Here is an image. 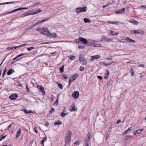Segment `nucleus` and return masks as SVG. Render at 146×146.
Listing matches in <instances>:
<instances>
[{
  "label": "nucleus",
  "instance_id": "1",
  "mask_svg": "<svg viewBox=\"0 0 146 146\" xmlns=\"http://www.w3.org/2000/svg\"><path fill=\"white\" fill-rule=\"evenodd\" d=\"M87 10L86 7H78L76 9L75 11L77 13L84 12H86Z\"/></svg>",
  "mask_w": 146,
  "mask_h": 146
},
{
  "label": "nucleus",
  "instance_id": "2",
  "mask_svg": "<svg viewBox=\"0 0 146 146\" xmlns=\"http://www.w3.org/2000/svg\"><path fill=\"white\" fill-rule=\"evenodd\" d=\"M40 32L42 34L44 35H48L50 34V31L47 28H43L40 30Z\"/></svg>",
  "mask_w": 146,
  "mask_h": 146
},
{
  "label": "nucleus",
  "instance_id": "3",
  "mask_svg": "<svg viewBox=\"0 0 146 146\" xmlns=\"http://www.w3.org/2000/svg\"><path fill=\"white\" fill-rule=\"evenodd\" d=\"M80 40L81 42V43H83L86 45H89L90 42L87 41V39L81 37H80Z\"/></svg>",
  "mask_w": 146,
  "mask_h": 146
},
{
  "label": "nucleus",
  "instance_id": "4",
  "mask_svg": "<svg viewBox=\"0 0 146 146\" xmlns=\"http://www.w3.org/2000/svg\"><path fill=\"white\" fill-rule=\"evenodd\" d=\"M144 33V31H143L141 30L132 31L131 32V33L132 34L139 33L140 34H143Z\"/></svg>",
  "mask_w": 146,
  "mask_h": 146
},
{
  "label": "nucleus",
  "instance_id": "5",
  "mask_svg": "<svg viewBox=\"0 0 146 146\" xmlns=\"http://www.w3.org/2000/svg\"><path fill=\"white\" fill-rule=\"evenodd\" d=\"M125 8L120 9L115 11V13L116 14H120L123 13L125 11Z\"/></svg>",
  "mask_w": 146,
  "mask_h": 146
},
{
  "label": "nucleus",
  "instance_id": "6",
  "mask_svg": "<svg viewBox=\"0 0 146 146\" xmlns=\"http://www.w3.org/2000/svg\"><path fill=\"white\" fill-rule=\"evenodd\" d=\"M27 8H19L17 9H15L14 10H13L7 13V14H10V13H12L13 12H16L17 11H20V10H21L23 9H27Z\"/></svg>",
  "mask_w": 146,
  "mask_h": 146
},
{
  "label": "nucleus",
  "instance_id": "7",
  "mask_svg": "<svg viewBox=\"0 0 146 146\" xmlns=\"http://www.w3.org/2000/svg\"><path fill=\"white\" fill-rule=\"evenodd\" d=\"M122 40L127 41L128 42H131L133 43H135L136 42V41L135 40H133L129 37H126V38H122Z\"/></svg>",
  "mask_w": 146,
  "mask_h": 146
},
{
  "label": "nucleus",
  "instance_id": "8",
  "mask_svg": "<svg viewBox=\"0 0 146 146\" xmlns=\"http://www.w3.org/2000/svg\"><path fill=\"white\" fill-rule=\"evenodd\" d=\"M18 97V96L17 94H12L9 96V98L13 100L16 99Z\"/></svg>",
  "mask_w": 146,
  "mask_h": 146
},
{
  "label": "nucleus",
  "instance_id": "9",
  "mask_svg": "<svg viewBox=\"0 0 146 146\" xmlns=\"http://www.w3.org/2000/svg\"><path fill=\"white\" fill-rule=\"evenodd\" d=\"M79 95V93L78 92L76 91L74 92L73 94L72 95V96H73L74 99H76L78 98Z\"/></svg>",
  "mask_w": 146,
  "mask_h": 146
},
{
  "label": "nucleus",
  "instance_id": "10",
  "mask_svg": "<svg viewBox=\"0 0 146 146\" xmlns=\"http://www.w3.org/2000/svg\"><path fill=\"white\" fill-rule=\"evenodd\" d=\"M71 111H76L77 108L74 106V104L71 105L70 109Z\"/></svg>",
  "mask_w": 146,
  "mask_h": 146
},
{
  "label": "nucleus",
  "instance_id": "11",
  "mask_svg": "<svg viewBox=\"0 0 146 146\" xmlns=\"http://www.w3.org/2000/svg\"><path fill=\"white\" fill-rule=\"evenodd\" d=\"M100 56L99 55H97L96 56H91V58L90 59L91 61H92L95 59H98L100 58Z\"/></svg>",
  "mask_w": 146,
  "mask_h": 146
},
{
  "label": "nucleus",
  "instance_id": "12",
  "mask_svg": "<svg viewBox=\"0 0 146 146\" xmlns=\"http://www.w3.org/2000/svg\"><path fill=\"white\" fill-rule=\"evenodd\" d=\"M129 22L133 24L134 25H137L138 24V22L135 20L131 19L129 21Z\"/></svg>",
  "mask_w": 146,
  "mask_h": 146
},
{
  "label": "nucleus",
  "instance_id": "13",
  "mask_svg": "<svg viewBox=\"0 0 146 146\" xmlns=\"http://www.w3.org/2000/svg\"><path fill=\"white\" fill-rule=\"evenodd\" d=\"M21 133V130L20 129H19L17 131L16 134V138H17Z\"/></svg>",
  "mask_w": 146,
  "mask_h": 146
},
{
  "label": "nucleus",
  "instance_id": "14",
  "mask_svg": "<svg viewBox=\"0 0 146 146\" xmlns=\"http://www.w3.org/2000/svg\"><path fill=\"white\" fill-rule=\"evenodd\" d=\"M72 135V132L70 131H68L67 133L66 134V137H71V135Z\"/></svg>",
  "mask_w": 146,
  "mask_h": 146
},
{
  "label": "nucleus",
  "instance_id": "15",
  "mask_svg": "<svg viewBox=\"0 0 146 146\" xmlns=\"http://www.w3.org/2000/svg\"><path fill=\"white\" fill-rule=\"evenodd\" d=\"M22 111H24L25 113L26 114H29V113H33V111L32 110H29V111L28 112L27 110L26 109H25L23 110V109L22 110Z\"/></svg>",
  "mask_w": 146,
  "mask_h": 146
},
{
  "label": "nucleus",
  "instance_id": "16",
  "mask_svg": "<svg viewBox=\"0 0 146 146\" xmlns=\"http://www.w3.org/2000/svg\"><path fill=\"white\" fill-rule=\"evenodd\" d=\"M71 137H66V138L65 140V142L66 144L68 143L69 141H71Z\"/></svg>",
  "mask_w": 146,
  "mask_h": 146
},
{
  "label": "nucleus",
  "instance_id": "17",
  "mask_svg": "<svg viewBox=\"0 0 146 146\" xmlns=\"http://www.w3.org/2000/svg\"><path fill=\"white\" fill-rule=\"evenodd\" d=\"M14 72V71L13 70L11 69L7 72V74L8 75H10L13 74Z\"/></svg>",
  "mask_w": 146,
  "mask_h": 146
},
{
  "label": "nucleus",
  "instance_id": "18",
  "mask_svg": "<svg viewBox=\"0 0 146 146\" xmlns=\"http://www.w3.org/2000/svg\"><path fill=\"white\" fill-rule=\"evenodd\" d=\"M109 75V71L108 70H107V72L105 73V76L104 77V78L106 79L108 78V77Z\"/></svg>",
  "mask_w": 146,
  "mask_h": 146
},
{
  "label": "nucleus",
  "instance_id": "19",
  "mask_svg": "<svg viewBox=\"0 0 146 146\" xmlns=\"http://www.w3.org/2000/svg\"><path fill=\"white\" fill-rule=\"evenodd\" d=\"M62 123L61 122L60 120H57L54 122V125H57L61 124Z\"/></svg>",
  "mask_w": 146,
  "mask_h": 146
},
{
  "label": "nucleus",
  "instance_id": "20",
  "mask_svg": "<svg viewBox=\"0 0 146 146\" xmlns=\"http://www.w3.org/2000/svg\"><path fill=\"white\" fill-rule=\"evenodd\" d=\"M48 35H49L50 36H52L53 37L55 38H56L57 36V34L55 33H50V34Z\"/></svg>",
  "mask_w": 146,
  "mask_h": 146
},
{
  "label": "nucleus",
  "instance_id": "21",
  "mask_svg": "<svg viewBox=\"0 0 146 146\" xmlns=\"http://www.w3.org/2000/svg\"><path fill=\"white\" fill-rule=\"evenodd\" d=\"M108 38L105 37L104 36H103L101 38V40L102 41H104L105 42H108Z\"/></svg>",
  "mask_w": 146,
  "mask_h": 146
},
{
  "label": "nucleus",
  "instance_id": "22",
  "mask_svg": "<svg viewBox=\"0 0 146 146\" xmlns=\"http://www.w3.org/2000/svg\"><path fill=\"white\" fill-rule=\"evenodd\" d=\"M84 21L85 23H89L91 22L90 20L87 18H85L84 19Z\"/></svg>",
  "mask_w": 146,
  "mask_h": 146
},
{
  "label": "nucleus",
  "instance_id": "23",
  "mask_svg": "<svg viewBox=\"0 0 146 146\" xmlns=\"http://www.w3.org/2000/svg\"><path fill=\"white\" fill-rule=\"evenodd\" d=\"M132 127H131L130 128H129L127 130H126L125 132H124L123 133V134L124 135H125L130 130H131V128H132Z\"/></svg>",
  "mask_w": 146,
  "mask_h": 146
},
{
  "label": "nucleus",
  "instance_id": "24",
  "mask_svg": "<svg viewBox=\"0 0 146 146\" xmlns=\"http://www.w3.org/2000/svg\"><path fill=\"white\" fill-rule=\"evenodd\" d=\"M39 90L40 91L42 92V93L44 94H45V92L44 91V88L43 87H41V88H40Z\"/></svg>",
  "mask_w": 146,
  "mask_h": 146
},
{
  "label": "nucleus",
  "instance_id": "25",
  "mask_svg": "<svg viewBox=\"0 0 146 146\" xmlns=\"http://www.w3.org/2000/svg\"><path fill=\"white\" fill-rule=\"evenodd\" d=\"M76 79L74 78V76H72L70 78V80L72 82H73L74 80H75Z\"/></svg>",
  "mask_w": 146,
  "mask_h": 146
},
{
  "label": "nucleus",
  "instance_id": "26",
  "mask_svg": "<svg viewBox=\"0 0 146 146\" xmlns=\"http://www.w3.org/2000/svg\"><path fill=\"white\" fill-rule=\"evenodd\" d=\"M16 2H8L7 3H2L1 4H0V5H2L3 4H7L10 3H16Z\"/></svg>",
  "mask_w": 146,
  "mask_h": 146
},
{
  "label": "nucleus",
  "instance_id": "27",
  "mask_svg": "<svg viewBox=\"0 0 146 146\" xmlns=\"http://www.w3.org/2000/svg\"><path fill=\"white\" fill-rule=\"evenodd\" d=\"M7 68H5L3 70V73L2 77H4V75H5L6 73L7 72Z\"/></svg>",
  "mask_w": 146,
  "mask_h": 146
},
{
  "label": "nucleus",
  "instance_id": "28",
  "mask_svg": "<svg viewBox=\"0 0 146 146\" xmlns=\"http://www.w3.org/2000/svg\"><path fill=\"white\" fill-rule=\"evenodd\" d=\"M68 113H64L63 112H62L60 113L61 115L63 117H64L66 115L68 114Z\"/></svg>",
  "mask_w": 146,
  "mask_h": 146
},
{
  "label": "nucleus",
  "instance_id": "29",
  "mask_svg": "<svg viewBox=\"0 0 146 146\" xmlns=\"http://www.w3.org/2000/svg\"><path fill=\"white\" fill-rule=\"evenodd\" d=\"M141 132V130L138 129L134 133V135H136L137 134H139Z\"/></svg>",
  "mask_w": 146,
  "mask_h": 146
},
{
  "label": "nucleus",
  "instance_id": "30",
  "mask_svg": "<svg viewBox=\"0 0 146 146\" xmlns=\"http://www.w3.org/2000/svg\"><path fill=\"white\" fill-rule=\"evenodd\" d=\"M64 66H62L60 68V73H62L64 72Z\"/></svg>",
  "mask_w": 146,
  "mask_h": 146
},
{
  "label": "nucleus",
  "instance_id": "31",
  "mask_svg": "<svg viewBox=\"0 0 146 146\" xmlns=\"http://www.w3.org/2000/svg\"><path fill=\"white\" fill-rule=\"evenodd\" d=\"M38 10H39V11H37L36 12H34L32 13V14L35 15V14H37L39 12H41V11H42L40 9H39Z\"/></svg>",
  "mask_w": 146,
  "mask_h": 146
},
{
  "label": "nucleus",
  "instance_id": "32",
  "mask_svg": "<svg viewBox=\"0 0 146 146\" xmlns=\"http://www.w3.org/2000/svg\"><path fill=\"white\" fill-rule=\"evenodd\" d=\"M80 61L81 62H84L85 61H86V60L83 57H80L79 58Z\"/></svg>",
  "mask_w": 146,
  "mask_h": 146
},
{
  "label": "nucleus",
  "instance_id": "33",
  "mask_svg": "<svg viewBox=\"0 0 146 146\" xmlns=\"http://www.w3.org/2000/svg\"><path fill=\"white\" fill-rule=\"evenodd\" d=\"M48 19H43L42 20L40 21V23H42L48 20Z\"/></svg>",
  "mask_w": 146,
  "mask_h": 146
},
{
  "label": "nucleus",
  "instance_id": "34",
  "mask_svg": "<svg viewBox=\"0 0 146 146\" xmlns=\"http://www.w3.org/2000/svg\"><path fill=\"white\" fill-rule=\"evenodd\" d=\"M75 41L77 43H81V41L80 40V37L78 38V39H76L75 40Z\"/></svg>",
  "mask_w": 146,
  "mask_h": 146
},
{
  "label": "nucleus",
  "instance_id": "35",
  "mask_svg": "<svg viewBox=\"0 0 146 146\" xmlns=\"http://www.w3.org/2000/svg\"><path fill=\"white\" fill-rule=\"evenodd\" d=\"M94 45V46L96 47H100L101 46V45L100 44H92Z\"/></svg>",
  "mask_w": 146,
  "mask_h": 146
},
{
  "label": "nucleus",
  "instance_id": "36",
  "mask_svg": "<svg viewBox=\"0 0 146 146\" xmlns=\"http://www.w3.org/2000/svg\"><path fill=\"white\" fill-rule=\"evenodd\" d=\"M112 82V80H110L106 84V85L107 86V87H108V86H109L110 85V83Z\"/></svg>",
  "mask_w": 146,
  "mask_h": 146
},
{
  "label": "nucleus",
  "instance_id": "37",
  "mask_svg": "<svg viewBox=\"0 0 146 146\" xmlns=\"http://www.w3.org/2000/svg\"><path fill=\"white\" fill-rule=\"evenodd\" d=\"M72 76H74V78L76 79L79 76V75L78 74H76L74 75H72Z\"/></svg>",
  "mask_w": 146,
  "mask_h": 146
},
{
  "label": "nucleus",
  "instance_id": "38",
  "mask_svg": "<svg viewBox=\"0 0 146 146\" xmlns=\"http://www.w3.org/2000/svg\"><path fill=\"white\" fill-rule=\"evenodd\" d=\"M131 75L132 76H133V75L134 74V70H133V69L132 68L131 69Z\"/></svg>",
  "mask_w": 146,
  "mask_h": 146
},
{
  "label": "nucleus",
  "instance_id": "39",
  "mask_svg": "<svg viewBox=\"0 0 146 146\" xmlns=\"http://www.w3.org/2000/svg\"><path fill=\"white\" fill-rule=\"evenodd\" d=\"M58 87L59 88L61 89H62L63 88V86L61 84H59L58 86Z\"/></svg>",
  "mask_w": 146,
  "mask_h": 146
},
{
  "label": "nucleus",
  "instance_id": "40",
  "mask_svg": "<svg viewBox=\"0 0 146 146\" xmlns=\"http://www.w3.org/2000/svg\"><path fill=\"white\" fill-rule=\"evenodd\" d=\"M13 125V123H11L10 124L9 126H8V127L6 129H5V130H9V128H10L11 127V126Z\"/></svg>",
  "mask_w": 146,
  "mask_h": 146
},
{
  "label": "nucleus",
  "instance_id": "41",
  "mask_svg": "<svg viewBox=\"0 0 146 146\" xmlns=\"http://www.w3.org/2000/svg\"><path fill=\"white\" fill-rule=\"evenodd\" d=\"M84 67L81 66L80 68V70L81 71H82L84 70Z\"/></svg>",
  "mask_w": 146,
  "mask_h": 146
},
{
  "label": "nucleus",
  "instance_id": "42",
  "mask_svg": "<svg viewBox=\"0 0 146 146\" xmlns=\"http://www.w3.org/2000/svg\"><path fill=\"white\" fill-rule=\"evenodd\" d=\"M68 57L70 58V60L72 61V60H73L74 59L75 56H72L71 57L69 56V57Z\"/></svg>",
  "mask_w": 146,
  "mask_h": 146
},
{
  "label": "nucleus",
  "instance_id": "43",
  "mask_svg": "<svg viewBox=\"0 0 146 146\" xmlns=\"http://www.w3.org/2000/svg\"><path fill=\"white\" fill-rule=\"evenodd\" d=\"M33 49H34V47H29V48H27V50L28 51H30L31 50H32Z\"/></svg>",
  "mask_w": 146,
  "mask_h": 146
},
{
  "label": "nucleus",
  "instance_id": "44",
  "mask_svg": "<svg viewBox=\"0 0 146 146\" xmlns=\"http://www.w3.org/2000/svg\"><path fill=\"white\" fill-rule=\"evenodd\" d=\"M27 44H23L21 45H20L19 46H18V48H19L23 46H24L27 45Z\"/></svg>",
  "mask_w": 146,
  "mask_h": 146
},
{
  "label": "nucleus",
  "instance_id": "45",
  "mask_svg": "<svg viewBox=\"0 0 146 146\" xmlns=\"http://www.w3.org/2000/svg\"><path fill=\"white\" fill-rule=\"evenodd\" d=\"M55 111V109L53 108H52L51 111H50V113H54Z\"/></svg>",
  "mask_w": 146,
  "mask_h": 146
},
{
  "label": "nucleus",
  "instance_id": "46",
  "mask_svg": "<svg viewBox=\"0 0 146 146\" xmlns=\"http://www.w3.org/2000/svg\"><path fill=\"white\" fill-rule=\"evenodd\" d=\"M113 62H110L109 63H105L104 65L106 66L111 65Z\"/></svg>",
  "mask_w": 146,
  "mask_h": 146
},
{
  "label": "nucleus",
  "instance_id": "47",
  "mask_svg": "<svg viewBox=\"0 0 146 146\" xmlns=\"http://www.w3.org/2000/svg\"><path fill=\"white\" fill-rule=\"evenodd\" d=\"M141 8L146 9V5L141 6Z\"/></svg>",
  "mask_w": 146,
  "mask_h": 146
},
{
  "label": "nucleus",
  "instance_id": "48",
  "mask_svg": "<svg viewBox=\"0 0 146 146\" xmlns=\"http://www.w3.org/2000/svg\"><path fill=\"white\" fill-rule=\"evenodd\" d=\"M113 39L112 38H108V41L109 42H110L111 41H113Z\"/></svg>",
  "mask_w": 146,
  "mask_h": 146
},
{
  "label": "nucleus",
  "instance_id": "49",
  "mask_svg": "<svg viewBox=\"0 0 146 146\" xmlns=\"http://www.w3.org/2000/svg\"><path fill=\"white\" fill-rule=\"evenodd\" d=\"M62 76L65 79H66L68 78L67 76L65 74H63L62 75Z\"/></svg>",
  "mask_w": 146,
  "mask_h": 146
},
{
  "label": "nucleus",
  "instance_id": "50",
  "mask_svg": "<svg viewBox=\"0 0 146 146\" xmlns=\"http://www.w3.org/2000/svg\"><path fill=\"white\" fill-rule=\"evenodd\" d=\"M80 142V141H75L74 142V144L78 145L79 144Z\"/></svg>",
  "mask_w": 146,
  "mask_h": 146
},
{
  "label": "nucleus",
  "instance_id": "51",
  "mask_svg": "<svg viewBox=\"0 0 146 146\" xmlns=\"http://www.w3.org/2000/svg\"><path fill=\"white\" fill-rule=\"evenodd\" d=\"M17 48H18V46H15V47H11V49H12V50H15Z\"/></svg>",
  "mask_w": 146,
  "mask_h": 146
},
{
  "label": "nucleus",
  "instance_id": "52",
  "mask_svg": "<svg viewBox=\"0 0 146 146\" xmlns=\"http://www.w3.org/2000/svg\"><path fill=\"white\" fill-rule=\"evenodd\" d=\"M118 23V22H110L109 21L108 22V23H110V24H117V23Z\"/></svg>",
  "mask_w": 146,
  "mask_h": 146
},
{
  "label": "nucleus",
  "instance_id": "53",
  "mask_svg": "<svg viewBox=\"0 0 146 146\" xmlns=\"http://www.w3.org/2000/svg\"><path fill=\"white\" fill-rule=\"evenodd\" d=\"M49 123L48 122H47L45 123V125L46 127H47L49 125Z\"/></svg>",
  "mask_w": 146,
  "mask_h": 146
},
{
  "label": "nucleus",
  "instance_id": "54",
  "mask_svg": "<svg viewBox=\"0 0 146 146\" xmlns=\"http://www.w3.org/2000/svg\"><path fill=\"white\" fill-rule=\"evenodd\" d=\"M47 137H46V136L45 135V137H44L43 138L42 140H43L44 141H46L47 140Z\"/></svg>",
  "mask_w": 146,
  "mask_h": 146
},
{
  "label": "nucleus",
  "instance_id": "55",
  "mask_svg": "<svg viewBox=\"0 0 146 146\" xmlns=\"http://www.w3.org/2000/svg\"><path fill=\"white\" fill-rule=\"evenodd\" d=\"M26 89L27 90V92H29V88L28 87V85L27 84L26 86Z\"/></svg>",
  "mask_w": 146,
  "mask_h": 146
},
{
  "label": "nucleus",
  "instance_id": "56",
  "mask_svg": "<svg viewBox=\"0 0 146 146\" xmlns=\"http://www.w3.org/2000/svg\"><path fill=\"white\" fill-rule=\"evenodd\" d=\"M18 86H20L21 87H23V85L20 82H19L18 83Z\"/></svg>",
  "mask_w": 146,
  "mask_h": 146
},
{
  "label": "nucleus",
  "instance_id": "57",
  "mask_svg": "<svg viewBox=\"0 0 146 146\" xmlns=\"http://www.w3.org/2000/svg\"><path fill=\"white\" fill-rule=\"evenodd\" d=\"M78 48H80V49H81V48H84V47L83 46H81L79 45L78 46Z\"/></svg>",
  "mask_w": 146,
  "mask_h": 146
},
{
  "label": "nucleus",
  "instance_id": "58",
  "mask_svg": "<svg viewBox=\"0 0 146 146\" xmlns=\"http://www.w3.org/2000/svg\"><path fill=\"white\" fill-rule=\"evenodd\" d=\"M97 78H98L100 80H102V77L100 76H97Z\"/></svg>",
  "mask_w": 146,
  "mask_h": 146
},
{
  "label": "nucleus",
  "instance_id": "59",
  "mask_svg": "<svg viewBox=\"0 0 146 146\" xmlns=\"http://www.w3.org/2000/svg\"><path fill=\"white\" fill-rule=\"evenodd\" d=\"M118 34V33L117 32H116L115 33H114L113 34V36H115V35H117Z\"/></svg>",
  "mask_w": 146,
  "mask_h": 146
},
{
  "label": "nucleus",
  "instance_id": "60",
  "mask_svg": "<svg viewBox=\"0 0 146 146\" xmlns=\"http://www.w3.org/2000/svg\"><path fill=\"white\" fill-rule=\"evenodd\" d=\"M83 62V65H86L87 64V62H86V61H85L84 62Z\"/></svg>",
  "mask_w": 146,
  "mask_h": 146
},
{
  "label": "nucleus",
  "instance_id": "61",
  "mask_svg": "<svg viewBox=\"0 0 146 146\" xmlns=\"http://www.w3.org/2000/svg\"><path fill=\"white\" fill-rule=\"evenodd\" d=\"M45 141H44L43 140H42L41 141V144L42 145H44V142Z\"/></svg>",
  "mask_w": 146,
  "mask_h": 146
},
{
  "label": "nucleus",
  "instance_id": "62",
  "mask_svg": "<svg viewBox=\"0 0 146 146\" xmlns=\"http://www.w3.org/2000/svg\"><path fill=\"white\" fill-rule=\"evenodd\" d=\"M45 141H44L43 140H42L41 141V144L42 145H44V142Z\"/></svg>",
  "mask_w": 146,
  "mask_h": 146
},
{
  "label": "nucleus",
  "instance_id": "63",
  "mask_svg": "<svg viewBox=\"0 0 146 146\" xmlns=\"http://www.w3.org/2000/svg\"><path fill=\"white\" fill-rule=\"evenodd\" d=\"M121 122V121L120 120V119H118L117 121V123H120V122Z\"/></svg>",
  "mask_w": 146,
  "mask_h": 146
},
{
  "label": "nucleus",
  "instance_id": "64",
  "mask_svg": "<svg viewBox=\"0 0 146 146\" xmlns=\"http://www.w3.org/2000/svg\"><path fill=\"white\" fill-rule=\"evenodd\" d=\"M144 65L143 64H141L139 65V67H144Z\"/></svg>",
  "mask_w": 146,
  "mask_h": 146
}]
</instances>
